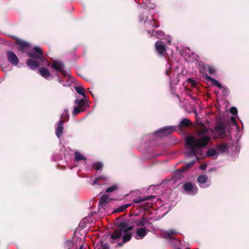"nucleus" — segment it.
<instances>
[{
	"label": "nucleus",
	"mask_w": 249,
	"mask_h": 249,
	"mask_svg": "<svg viewBox=\"0 0 249 249\" xmlns=\"http://www.w3.org/2000/svg\"><path fill=\"white\" fill-rule=\"evenodd\" d=\"M191 124V121L188 119H183L179 123L180 127H186Z\"/></svg>",
	"instance_id": "24"
},
{
	"label": "nucleus",
	"mask_w": 249,
	"mask_h": 249,
	"mask_svg": "<svg viewBox=\"0 0 249 249\" xmlns=\"http://www.w3.org/2000/svg\"><path fill=\"white\" fill-rule=\"evenodd\" d=\"M147 232L145 228H139L136 231L134 237L137 239H142L147 234Z\"/></svg>",
	"instance_id": "13"
},
{
	"label": "nucleus",
	"mask_w": 249,
	"mask_h": 249,
	"mask_svg": "<svg viewBox=\"0 0 249 249\" xmlns=\"http://www.w3.org/2000/svg\"><path fill=\"white\" fill-rule=\"evenodd\" d=\"M195 162V160H193L187 163L179 169V171L180 172H183L188 170L194 165Z\"/></svg>",
	"instance_id": "21"
},
{
	"label": "nucleus",
	"mask_w": 249,
	"mask_h": 249,
	"mask_svg": "<svg viewBox=\"0 0 249 249\" xmlns=\"http://www.w3.org/2000/svg\"><path fill=\"white\" fill-rule=\"evenodd\" d=\"M231 123L232 124V125H237V122L236 121L235 117L234 116H232L231 117Z\"/></svg>",
	"instance_id": "35"
},
{
	"label": "nucleus",
	"mask_w": 249,
	"mask_h": 249,
	"mask_svg": "<svg viewBox=\"0 0 249 249\" xmlns=\"http://www.w3.org/2000/svg\"><path fill=\"white\" fill-rule=\"evenodd\" d=\"M79 249H84L83 247L82 246H81Z\"/></svg>",
	"instance_id": "41"
},
{
	"label": "nucleus",
	"mask_w": 249,
	"mask_h": 249,
	"mask_svg": "<svg viewBox=\"0 0 249 249\" xmlns=\"http://www.w3.org/2000/svg\"><path fill=\"white\" fill-rule=\"evenodd\" d=\"M178 232L174 230H170L168 231H164L161 232V235L164 238L169 239L170 244L175 249H180L179 246L180 242L177 240L173 237L177 235Z\"/></svg>",
	"instance_id": "5"
},
{
	"label": "nucleus",
	"mask_w": 249,
	"mask_h": 249,
	"mask_svg": "<svg viewBox=\"0 0 249 249\" xmlns=\"http://www.w3.org/2000/svg\"><path fill=\"white\" fill-rule=\"evenodd\" d=\"M52 67L64 76L68 75V72L64 70L63 63L60 61H53L52 64Z\"/></svg>",
	"instance_id": "7"
},
{
	"label": "nucleus",
	"mask_w": 249,
	"mask_h": 249,
	"mask_svg": "<svg viewBox=\"0 0 249 249\" xmlns=\"http://www.w3.org/2000/svg\"><path fill=\"white\" fill-rule=\"evenodd\" d=\"M176 127L172 126L164 127L160 129L153 134L156 138H161L167 136L175 131Z\"/></svg>",
	"instance_id": "6"
},
{
	"label": "nucleus",
	"mask_w": 249,
	"mask_h": 249,
	"mask_svg": "<svg viewBox=\"0 0 249 249\" xmlns=\"http://www.w3.org/2000/svg\"><path fill=\"white\" fill-rule=\"evenodd\" d=\"M75 102L79 107L83 108V107L85 104V100L84 99L76 100Z\"/></svg>",
	"instance_id": "29"
},
{
	"label": "nucleus",
	"mask_w": 249,
	"mask_h": 249,
	"mask_svg": "<svg viewBox=\"0 0 249 249\" xmlns=\"http://www.w3.org/2000/svg\"><path fill=\"white\" fill-rule=\"evenodd\" d=\"M108 198L106 196H102L100 198L99 204L100 207H104L108 202Z\"/></svg>",
	"instance_id": "22"
},
{
	"label": "nucleus",
	"mask_w": 249,
	"mask_h": 249,
	"mask_svg": "<svg viewBox=\"0 0 249 249\" xmlns=\"http://www.w3.org/2000/svg\"><path fill=\"white\" fill-rule=\"evenodd\" d=\"M133 226L129 225L127 221H123L118 225V229L114 231L111 235L113 240L122 239L123 243L128 241L132 237L131 230Z\"/></svg>",
	"instance_id": "3"
},
{
	"label": "nucleus",
	"mask_w": 249,
	"mask_h": 249,
	"mask_svg": "<svg viewBox=\"0 0 249 249\" xmlns=\"http://www.w3.org/2000/svg\"><path fill=\"white\" fill-rule=\"evenodd\" d=\"M196 134L186 137L185 143L187 157L195 156L196 160L203 157L202 149L208 144L210 136L215 138L223 137L225 134L226 126L223 123H219L213 130L209 129L202 123L197 122Z\"/></svg>",
	"instance_id": "1"
},
{
	"label": "nucleus",
	"mask_w": 249,
	"mask_h": 249,
	"mask_svg": "<svg viewBox=\"0 0 249 249\" xmlns=\"http://www.w3.org/2000/svg\"><path fill=\"white\" fill-rule=\"evenodd\" d=\"M74 160L76 161H79L80 160H85L86 158L83 156L81 153L75 152L74 153Z\"/></svg>",
	"instance_id": "23"
},
{
	"label": "nucleus",
	"mask_w": 249,
	"mask_h": 249,
	"mask_svg": "<svg viewBox=\"0 0 249 249\" xmlns=\"http://www.w3.org/2000/svg\"><path fill=\"white\" fill-rule=\"evenodd\" d=\"M197 180L199 186L202 188H207L211 185V182L208 181V177L205 175L199 176Z\"/></svg>",
	"instance_id": "9"
},
{
	"label": "nucleus",
	"mask_w": 249,
	"mask_h": 249,
	"mask_svg": "<svg viewBox=\"0 0 249 249\" xmlns=\"http://www.w3.org/2000/svg\"><path fill=\"white\" fill-rule=\"evenodd\" d=\"M56 135L58 138H60L63 134V121H60L57 123L56 126Z\"/></svg>",
	"instance_id": "15"
},
{
	"label": "nucleus",
	"mask_w": 249,
	"mask_h": 249,
	"mask_svg": "<svg viewBox=\"0 0 249 249\" xmlns=\"http://www.w3.org/2000/svg\"><path fill=\"white\" fill-rule=\"evenodd\" d=\"M208 71L210 74H214L216 72V70L213 67H208Z\"/></svg>",
	"instance_id": "31"
},
{
	"label": "nucleus",
	"mask_w": 249,
	"mask_h": 249,
	"mask_svg": "<svg viewBox=\"0 0 249 249\" xmlns=\"http://www.w3.org/2000/svg\"><path fill=\"white\" fill-rule=\"evenodd\" d=\"M152 197V196H150L149 197H139L136 198H134L133 200V202L136 203H138L141 202L146 200L149 199L150 197Z\"/></svg>",
	"instance_id": "25"
},
{
	"label": "nucleus",
	"mask_w": 249,
	"mask_h": 249,
	"mask_svg": "<svg viewBox=\"0 0 249 249\" xmlns=\"http://www.w3.org/2000/svg\"><path fill=\"white\" fill-rule=\"evenodd\" d=\"M107 181V178L105 176H100L95 178L93 182L91 184L92 185H101L104 184Z\"/></svg>",
	"instance_id": "18"
},
{
	"label": "nucleus",
	"mask_w": 249,
	"mask_h": 249,
	"mask_svg": "<svg viewBox=\"0 0 249 249\" xmlns=\"http://www.w3.org/2000/svg\"><path fill=\"white\" fill-rule=\"evenodd\" d=\"M39 73L44 78H48L50 75V72L48 69L45 67H41L38 70Z\"/></svg>",
	"instance_id": "17"
},
{
	"label": "nucleus",
	"mask_w": 249,
	"mask_h": 249,
	"mask_svg": "<svg viewBox=\"0 0 249 249\" xmlns=\"http://www.w3.org/2000/svg\"><path fill=\"white\" fill-rule=\"evenodd\" d=\"M103 167V164L102 162H97L94 163L92 165V168L96 170H99Z\"/></svg>",
	"instance_id": "28"
},
{
	"label": "nucleus",
	"mask_w": 249,
	"mask_h": 249,
	"mask_svg": "<svg viewBox=\"0 0 249 249\" xmlns=\"http://www.w3.org/2000/svg\"><path fill=\"white\" fill-rule=\"evenodd\" d=\"M117 188H118V186L116 184H114V185L108 187L106 190V192L110 193V192H113L114 191L117 190Z\"/></svg>",
	"instance_id": "30"
},
{
	"label": "nucleus",
	"mask_w": 249,
	"mask_h": 249,
	"mask_svg": "<svg viewBox=\"0 0 249 249\" xmlns=\"http://www.w3.org/2000/svg\"><path fill=\"white\" fill-rule=\"evenodd\" d=\"M183 187L184 190L189 195H195L196 194L198 191V189L196 185L191 182L185 183Z\"/></svg>",
	"instance_id": "8"
},
{
	"label": "nucleus",
	"mask_w": 249,
	"mask_h": 249,
	"mask_svg": "<svg viewBox=\"0 0 249 249\" xmlns=\"http://www.w3.org/2000/svg\"><path fill=\"white\" fill-rule=\"evenodd\" d=\"M104 249H109V248L107 246H105Z\"/></svg>",
	"instance_id": "40"
},
{
	"label": "nucleus",
	"mask_w": 249,
	"mask_h": 249,
	"mask_svg": "<svg viewBox=\"0 0 249 249\" xmlns=\"http://www.w3.org/2000/svg\"><path fill=\"white\" fill-rule=\"evenodd\" d=\"M217 150L219 153H224L227 152L229 148V146L226 143H223L219 144L216 146Z\"/></svg>",
	"instance_id": "16"
},
{
	"label": "nucleus",
	"mask_w": 249,
	"mask_h": 249,
	"mask_svg": "<svg viewBox=\"0 0 249 249\" xmlns=\"http://www.w3.org/2000/svg\"><path fill=\"white\" fill-rule=\"evenodd\" d=\"M68 116V110L67 109H65L64 112L61 114V118L65 119V118H67Z\"/></svg>",
	"instance_id": "33"
},
{
	"label": "nucleus",
	"mask_w": 249,
	"mask_h": 249,
	"mask_svg": "<svg viewBox=\"0 0 249 249\" xmlns=\"http://www.w3.org/2000/svg\"><path fill=\"white\" fill-rule=\"evenodd\" d=\"M84 111V109L82 108H80L79 107H75L73 110L72 111V114L73 116L76 115L78 113L83 112Z\"/></svg>",
	"instance_id": "27"
},
{
	"label": "nucleus",
	"mask_w": 249,
	"mask_h": 249,
	"mask_svg": "<svg viewBox=\"0 0 249 249\" xmlns=\"http://www.w3.org/2000/svg\"><path fill=\"white\" fill-rule=\"evenodd\" d=\"M134 223L138 227H146L148 226L150 224V222L144 218L136 220L134 221Z\"/></svg>",
	"instance_id": "14"
},
{
	"label": "nucleus",
	"mask_w": 249,
	"mask_h": 249,
	"mask_svg": "<svg viewBox=\"0 0 249 249\" xmlns=\"http://www.w3.org/2000/svg\"><path fill=\"white\" fill-rule=\"evenodd\" d=\"M206 78L208 81L211 82L213 85L218 87L219 89H221L222 88V86L221 84L214 78L207 75H206Z\"/></svg>",
	"instance_id": "19"
},
{
	"label": "nucleus",
	"mask_w": 249,
	"mask_h": 249,
	"mask_svg": "<svg viewBox=\"0 0 249 249\" xmlns=\"http://www.w3.org/2000/svg\"><path fill=\"white\" fill-rule=\"evenodd\" d=\"M130 206V204H126L124 205H123L121 206L120 207H119L118 208H117L115 210V212H118V213L123 212Z\"/></svg>",
	"instance_id": "26"
},
{
	"label": "nucleus",
	"mask_w": 249,
	"mask_h": 249,
	"mask_svg": "<svg viewBox=\"0 0 249 249\" xmlns=\"http://www.w3.org/2000/svg\"><path fill=\"white\" fill-rule=\"evenodd\" d=\"M34 52L28 53V56L35 60L28 59L27 61V66L32 70H35L39 65H50V63L43 56V52L38 47H34Z\"/></svg>",
	"instance_id": "2"
},
{
	"label": "nucleus",
	"mask_w": 249,
	"mask_h": 249,
	"mask_svg": "<svg viewBox=\"0 0 249 249\" xmlns=\"http://www.w3.org/2000/svg\"><path fill=\"white\" fill-rule=\"evenodd\" d=\"M207 168V165L205 164L201 165L199 168L202 170H205Z\"/></svg>",
	"instance_id": "37"
},
{
	"label": "nucleus",
	"mask_w": 249,
	"mask_h": 249,
	"mask_svg": "<svg viewBox=\"0 0 249 249\" xmlns=\"http://www.w3.org/2000/svg\"><path fill=\"white\" fill-rule=\"evenodd\" d=\"M17 43L18 45V49L21 51L22 53L27 52L29 47V44L24 41L18 39Z\"/></svg>",
	"instance_id": "12"
},
{
	"label": "nucleus",
	"mask_w": 249,
	"mask_h": 249,
	"mask_svg": "<svg viewBox=\"0 0 249 249\" xmlns=\"http://www.w3.org/2000/svg\"><path fill=\"white\" fill-rule=\"evenodd\" d=\"M155 47L158 53L160 55H164V53L165 52L166 49L164 42H163L161 41H158L156 42V43H155Z\"/></svg>",
	"instance_id": "11"
},
{
	"label": "nucleus",
	"mask_w": 249,
	"mask_h": 249,
	"mask_svg": "<svg viewBox=\"0 0 249 249\" xmlns=\"http://www.w3.org/2000/svg\"><path fill=\"white\" fill-rule=\"evenodd\" d=\"M165 73L167 75H169V70H167L166 71H165Z\"/></svg>",
	"instance_id": "39"
},
{
	"label": "nucleus",
	"mask_w": 249,
	"mask_h": 249,
	"mask_svg": "<svg viewBox=\"0 0 249 249\" xmlns=\"http://www.w3.org/2000/svg\"><path fill=\"white\" fill-rule=\"evenodd\" d=\"M139 20L140 22L144 21L145 27L146 29L147 32L149 34L156 36L160 39H163L164 38L167 39V37L166 38V36L163 32L160 31H154V29L158 27V26L155 24L153 21V18L151 15L148 17L146 14H142V15L140 16ZM169 38H170L169 36ZM168 41L169 43H170L171 39L169 38Z\"/></svg>",
	"instance_id": "4"
},
{
	"label": "nucleus",
	"mask_w": 249,
	"mask_h": 249,
	"mask_svg": "<svg viewBox=\"0 0 249 249\" xmlns=\"http://www.w3.org/2000/svg\"><path fill=\"white\" fill-rule=\"evenodd\" d=\"M80 95H81L83 97L86 98V95L85 94L84 92H83L82 94H81Z\"/></svg>",
	"instance_id": "38"
},
{
	"label": "nucleus",
	"mask_w": 249,
	"mask_h": 249,
	"mask_svg": "<svg viewBox=\"0 0 249 249\" xmlns=\"http://www.w3.org/2000/svg\"><path fill=\"white\" fill-rule=\"evenodd\" d=\"M122 244V243H118V245H119V246H120V245H121Z\"/></svg>",
	"instance_id": "42"
},
{
	"label": "nucleus",
	"mask_w": 249,
	"mask_h": 249,
	"mask_svg": "<svg viewBox=\"0 0 249 249\" xmlns=\"http://www.w3.org/2000/svg\"><path fill=\"white\" fill-rule=\"evenodd\" d=\"M230 112L233 115H236L237 113V109L235 107H232L230 109Z\"/></svg>",
	"instance_id": "34"
},
{
	"label": "nucleus",
	"mask_w": 249,
	"mask_h": 249,
	"mask_svg": "<svg viewBox=\"0 0 249 249\" xmlns=\"http://www.w3.org/2000/svg\"><path fill=\"white\" fill-rule=\"evenodd\" d=\"M75 90L79 94L84 91V88L81 87H75Z\"/></svg>",
	"instance_id": "32"
},
{
	"label": "nucleus",
	"mask_w": 249,
	"mask_h": 249,
	"mask_svg": "<svg viewBox=\"0 0 249 249\" xmlns=\"http://www.w3.org/2000/svg\"><path fill=\"white\" fill-rule=\"evenodd\" d=\"M218 152L217 149L212 148L208 150L207 155L208 157H212L213 159H216L218 156Z\"/></svg>",
	"instance_id": "20"
},
{
	"label": "nucleus",
	"mask_w": 249,
	"mask_h": 249,
	"mask_svg": "<svg viewBox=\"0 0 249 249\" xmlns=\"http://www.w3.org/2000/svg\"><path fill=\"white\" fill-rule=\"evenodd\" d=\"M7 57L8 61L12 64L17 66L18 64L19 60L17 56L12 51L7 53Z\"/></svg>",
	"instance_id": "10"
},
{
	"label": "nucleus",
	"mask_w": 249,
	"mask_h": 249,
	"mask_svg": "<svg viewBox=\"0 0 249 249\" xmlns=\"http://www.w3.org/2000/svg\"><path fill=\"white\" fill-rule=\"evenodd\" d=\"M178 73H177V76H176V78H175V79H173V80H172V81L173 83H177L178 82V81H179V79H178Z\"/></svg>",
	"instance_id": "36"
}]
</instances>
